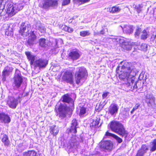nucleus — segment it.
Instances as JSON below:
<instances>
[{"label": "nucleus", "mask_w": 156, "mask_h": 156, "mask_svg": "<svg viewBox=\"0 0 156 156\" xmlns=\"http://www.w3.org/2000/svg\"><path fill=\"white\" fill-rule=\"evenodd\" d=\"M121 73L119 74V78L120 79H126L128 86L132 85L135 78L136 72L130 63L125 62L122 66Z\"/></svg>", "instance_id": "obj_1"}, {"label": "nucleus", "mask_w": 156, "mask_h": 156, "mask_svg": "<svg viewBox=\"0 0 156 156\" xmlns=\"http://www.w3.org/2000/svg\"><path fill=\"white\" fill-rule=\"evenodd\" d=\"M110 127L113 131L117 133L122 137L126 138L128 135V133L121 123L118 122L112 121L110 125Z\"/></svg>", "instance_id": "obj_2"}, {"label": "nucleus", "mask_w": 156, "mask_h": 156, "mask_svg": "<svg viewBox=\"0 0 156 156\" xmlns=\"http://www.w3.org/2000/svg\"><path fill=\"white\" fill-rule=\"evenodd\" d=\"M57 108L58 109L59 116L61 119L65 118L68 112L71 113L72 112L71 108L69 107L62 104L59 102L56 105L55 110Z\"/></svg>", "instance_id": "obj_3"}, {"label": "nucleus", "mask_w": 156, "mask_h": 156, "mask_svg": "<svg viewBox=\"0 0 156 156\" xmlns=\"http://www.w3.org/2000/svg\"><path fill=\"white\" fill-rule=\"evenodd\" d=\"M112 39L113 41H116L122 44V48L127 51L131 50L132 46L136 45L135 43L125 41L124 37H118Z\"/></svg>", "instance_id": "obj_4"}, {"label": "nucleus", "mask_w": 156, "mask_h": 156, "mask_svg": "<svg viewBox=\"0 0 156 156\" xmlns=\"http://www.w3.org/2000/svg\"><path fill=\"white\" fill-rule=\"evenodd\" d=\"M58 5L57 0H43L42 2L39 4L40 7L46 9H48L51 7L55 8Z\"/></svg>", "instance_id": "obj_5"}, {"label": "nucleus", "mask_w": 156, "mask_h": 156, "mask_svg": "<svg viewBox=\"0 0 156 156\" xmlns=\"http://www.w3.org/2000/svg\"><path fill=\"white\" fill-rule=\"evenodd\" d=\"M78 69V71L76 73L75 77L76 82L77 84H79L83 80L87 73L86 69L84 67H80Z\"/></svg>", "instance_id": "obj_6"}, {"label": "nucleus", "mask_w": 156, "mask_h": 156, "mask_svg": "<svg viewBox=\"0 0 156 156\" xmlns=\"http://www.w3.org/2000/svg\"><path fill=\"white\" fill-rule=\"evenodd\" d=\"M13 84L16 88L19 87L21 85L23 82V79L20 71L18 70H16V72L13 78Z\"/></svg>", "instance_id": "obj_7"}, {"label": "nucleus", "mask_w": 156, "mask_h": 156, "mask_svg": "<svg viewBox=\"0 0 156 156\" xmlns=\"http://www.w3.org/2000/svg\"><path fill=\"white\" fill-rule=\"evenodd\" d=\"M21 100V98L20 97H18L16 99L14 97H9L7 104L10 108H15L16 107L18 102H20Z\"/></svg>", "instance_id": "obj_8"}, {"label": "nucleus", "mask_w": 156, "mask_h": 156, "mask_svg": "<svg viewBox=\"0 0 156 156\" xmlns=\"http://www.w3.org/2000/svg\"><path fill=\"white\" fill-rule=\"evenodd\" d=\"M24 23H22L21 25L19 32L23 36H27L29 35V31L30 29V25L28 24L27 26H24Z\"/></svg>", "instance_id": "obj_9"}, {"label": "nucleus", "mask_w": 156, "mask_h": 156, "mask_svg": "<svg viewBox=\"0 0 156 156\" xmlns=\"http://www.w3.org/2000/svg\"><path fill=\"white\" fill-rule=\"evenodd\" d=\"M155 98L152 94H147L146 96V101L149 107H154L156 105Z\"/></svg>", "instance_id": "obj_10"}, {"label": "nucleus", "mask_w": 156, "mask_h": 156, "mask_svg": "<svg viewBox=\"0 0 156 156\" xmlns=\"http://www.w3.org/2000/svg\"><path fill=\"white\" fill-rule=\"evenodd\" d=\"M20 10V9L17 8L16 5L14 6L10 4L8 6L7 13L9 16L12 17Z\"/></svg>", "instance_id": "obj_11"}, {"label": "nucleus", "mask_w": 156, "mask_h": 156, "mask_svg": "<svg viewBox=\"0 0 156 156\" xmlns=\"http://www.w3.org/2000/svg\"><path fill=\"white\" fill-rule=\"evenodd\" d=\"M63 80L72 84L73 83V75L72 73L68 71L66 72L62 76Z\"/></svg>", "instance_id": "obj_12"}, {"label": "nucleus", "mask_w": 156, "mask_h": 156, "mask_svg": "<svg viewBox=\"0 0 156 156\" xmlns=\"http://www.w3.org/2000/svg\"><path fill=\"white\" fill-rule=\"evenodd\" d=\"M48 63V61L44 59H39L36 60L34 64L35 67H37L40 69L44 68Z\"/></svg>", "instance_id": "obj_13"}, {"label": "nucleus", "mask_w": 156, "mask_h": 156, "mask_svg": "<svg viewBox=\"0 0 156 156\" xmlns=\"http://www.w3.org/2000/svg\"><path fill=\"white\" fill-rule=\"evenodd\" d=\"M99 146L101 148L111 150L113 147V144L109 141H103L100 143Z\"/></svg>", "instance_id": "obj_14"}, {"label": "nucleus", "mask_w": 156, "mask_h": 156, "mask_svg": "<svg viewBox=\"0 0 156 156\" xmlns=\"http://www.w3.org/2000/svg\"><path fill=\"white\" fill-rule=\"evenodd\" d=\"M119 109L118 105L115 104H112L108 108V112L112 115H115L117 113Z\"/></svg>", "instance_id": "obj_15"}, {"label": "nucleus", "mask_w": 156, "mask_h": 156, "mask_svg": "<svg viewBox=\"0 0 156 156\" xmlns=\"http://www.w3.org/2000/svg\"><path fill=\"white\" fill-rule=\"evenodd\" d=\"M11 121L9 117L5 113L0 114V122L4 123H9Z\"/></svg>", "instance_id": "obj_16"}, {"label": "nucleus", "mask_w": 156, "mask_h": 156, "mask_svg": "<svg viewBox=\"0 0 156 156\" xmlns=\"http://www.w3.org/2000/svg\"><path fill=\"white\" fill-rule=\"evenodd\" d=\"M62 101L70 104V106L72 107L74 105V101L70 97L68 94L64 95L62 97Z\"/></svg>", "instance_id": "obj_17"}, {"label": "nucleus", "mask_w": 156, "mask_h": 156, "mask_svg": "<svg viewBox=\"0 0 156 156\" xmlns=\"http://www.w3.org/2000/svg\"><path fill=\"white\" fill-rule=\"evenodd\" d=\"M36 33V32L34 31H32L30 34V35L29 37L27 43L29 45H31L34 44V41L36 39V36L35 35Z\"/></svg>", "instance_id": "obj_18"}, {"label": "nucleus", "mask_w": 156, "mask_h": 156, "mask_svg": "<svg viewBox=\"0 0 156 156\" xmlns=\"http://www.w3.org/2000/svg\"><path fill=\"white\" fill-rule=\"evenodd\" d=\"M25 54L29 61H30V65H34V61L36 59V57L29 51L26 52Z\"/></svg>", "instance_id": "obj_19"}, {"label": "nucleus", "mask_w": 156, "mask_h": 156, "mask_svg": "<svg viewBox=\"0 0 156 156\" xmlns=\"http://www.w3.org/2000/svg\"><path fill=\"white\" fill-rule=\"evenodd\" d=\"M69 56L74 61L79 58L80 55L78 51H73L69 53Z\"/></svg>", "instance_id": "obj_20"}, {"label": "nucleus", "mask_w": 156, "mask_h": 156, "mask_svg": "<svg viewBox=\"0 0 156 156\" xmlns=\"http://www.w3.org/2000/svg\"><path fill=\"white\" fill-rule=\"evenodd\" d=\"M77 123L75 119H73L72 122L71 126L70 129V132L71 133L75 134L76 132V126Z\"/></svg>", "instance_id": "obj_21"}, {"label": "nucleus", "mask_w": 156, "mask_h": 156, "mask_svg": "<svg viewBox=\"0 0 156 156\" xmlns=\"http://www.w3.org/2000/svg\"><path fill=\"white\" fill-rule=\"evenodd\" d=\"M69 147L70 149L71 148H76L77 147V142L75 137L72 138L69 141Z\"/></svg>", "instance_id": "obj_22"}, {"label": "nucleus", "mask_w": 156, "mask_h": 156, "mask_svg": "<svg viewBox=\"0 0 156 156\" xmlns=\"http://www.w3.org/2000/svg\"><path fill=\"white\" fill-rule=\"evenodd\" d=\"M133 27L131 25H125L123 28V31L128 34L133 33Z\"/></svg>", "instance_id": "obj_23"}, {"label": "nucleus", "mask_w": 156, "mask_h": 156, "mask_svg": "<svg viewBox=\"0 0 156 156\" xmlns=\"http://www.w3.org/2000/svg\"><path fill=\"white\" fill-rule=\"evenodd\" d=\"M58 128L56 126L53 125L50 127V132L53 136H55L58 134Z\"/></svg>", "instance_id": "obj_24"}, {"label": "nucleus", "mask_w": 156, "mask_h": 156, "mask_svg": "<svg viewBox=\"0 0 156 156\" xmlns=\"http://www.w3.org/2000/svg\"><path fill=\"white\" fill-rule=\"evenodd\" d=\"M105 135L107 136H112L117 141L118 143H120L122 141V139L117 136L111 133L107 132L105 133Z\"/></svg>", "instance_id": "obj_25"}, {"label": "nucleus", "mask_w": 156, "mask_h": 156, "mask_svg": "<svg viewBox=\"0 0 156 156\" xmlns=\"http://www.w3.org/2000/svg\"><path fill=\"white\" fill-rule=\"evenodd\" d=\"M4 28L5 30V34L7 36L11 35L12 32V28H10L8 24H5L4 26Z\"/></svg>", "instance_id": "obj_26"}, {"label": "nucleus", "mask_w": 156, "mask_h": 156, "mask_svg": "<svg viewBox=\"0 0 156 156\" xmlns=\"http://www.w3.org/2000/svg\"><path fill=\"white\" fill-rule=\"evenodd\" d=\"M39 42V45L42 47L46 48L48 46V41L44 38H41Z\"/></svg>", "instance_id": "obj_27"}, {"label": "nucleus", "mask_w": 156, "mask_h": 156, "mask_svg": "<svg viewBox=\"0 0 156 156\" xmlns=\"http://www.w3.org/2000/svg\"><path fill=\"white\" fill-rule=\"evenodd\" d=\"M100 119L99 117H97L96 119H94L90 125L91 128L98 126L100 122Z\"/></svg>", "instance_id": "obj_28"}, {"label": "nucleus", "mask_w": 156, "mask_h": 156, "mask_svg": "<svg viewBox=\"0 0 156 156\" xmlns=\"http://www.w3.org/2000/svg\"><path fill=\"white\" fill-rule=\"evenodd\" d=\"M2 141L5 146H8L10 142L8 140V137L5 134L3 135Z\"/></svg>", "instance_id": "obj_29"}, {"label": "nucleus", "mask_w": 156, "mask_h": 156, "mask_svg": "<svg viewBox=\"0 0 156 156\" xmlns=\"http://www.w3.org/2000/svg\"><path fill=\"white\" fill-rule=\"evenodd\" d=\"M24 156H37L36 152L34 151H28L24 153Z\"/></svg>", "instance_id": "obj_30"}, {"label": "nucleus", "mask_w": 156, "mask_h": 156, "mask_svg": "<svg viewBox=\"0 0 156 156\" xmlns=\"http://www.w3.org/2000/svg\"><path fill=\"white\" fill-rule=\"evenodd\" d=\"M150 147L151 151L153 152L156 150V139H154L151 142Z\"/></svg>", "instance_id": "obj_31"}, {"label": "nucleus", "mask_w": 156, "mask_h": 156, "mask_svg": "<svg viewBox=\"0 0 156 156\" xmlns=\"http://www.w3.org/2000/svg\"><path fill=\"white\" fill-rule=\"evenodd\" d=\"M120 10V9L119 7L114 6L112 8H110L109 9V11L112 13L118 12Z\"/></svg>", "instance_id": "obj_32"}, {"label": "nucleus", "mask_w": 156, "mask_h": 156, "mask_svg": "<svg viewBox=\"0 0 156 156\" xmlns=\"http://www.w3.org/2000/svg\"><path fill=\"white\" fill-rule=\"evenodd\" d=\"M142 6L140 5H133V7L135 9L138 13H140L142 10Z\"/></svg>", "instance_id": "obj_33"}, {"label": "nucleus", "mask_w": 156, "mask_h": 156, "mask_svg": "<svg viewBox=\"0 0 156 156\" xmlns=\"http://www.w3.org/2000/svg\"><path fill=\"white\" fill-rule=\"evenodd\" d=\"M9 74L10 73L5 69L2 73V80L5 81L6 80V77L8 76Z\"/></svg>", "instance_id": "obj_34"}, {"label": "nucleus", "mask_w": 156, "mask_h": 156, "mask_svg": "<svg viewBox=\"0 0 156 156\" xmlns=\"http://www.w3.org/2000/svg\"><path fill=\"white\" fill-rule=\"evenodd\" d=\"M91 34L89 31H82L80 32V35L83 37L90 35Z\"/></svg>", "instance_id": "obj_35"}, {"label": "nucleus", "mask_w": 156, "mask_h": 156, "mask_svg": "<svg viewBox=\"0 0 156 156\" xmlns=\"http://www.w3.org/2000/svg\"><path fill=\"white\" fill-rule=\"evenodd\" d=\"M141 39H146L148 36V34L147 32L145 30H144L141 33Z\"/></svg>", "instance_id": "obj_36"}, {"label": "nucleus", "mask_w": 156, "mask_h": 156, "mask_svg": "<svg viewBox=\"0 0 156 156\" xmlns=\"http://www.w3.org/2000/svg\"><path fill=\"white\" fill-rule=\"evenodd\" d=\"M147 47L148 46L147 44H143L141 45L140 46L139 49L141 50L145 51L147 50Z\"/></svg>", "instance_id": "obj_37"}, {"label": "nucleus", "mask_w": 156, "mask_h": 156, "mask_svg": "<svg viewBox=\"0 0 156 156\" xmlns=\"http://www.w3.org/2000/svg\"><path fill=\"white\" fill-rule=\"evenodd\" d=\"M38 30L42 33H44L45 32L46 29L41 24H40L38 27Z\"/></svg>", "instance_id": "obj_38"}, {"label": "nucleus", "mask_w": 156, "mask_h": 156, "mask_svg": "<svg viewBox=\"0 0 156 156\" xmlns=\"http://www.w3.org/2000/svg\"><path fill=\"white\" fill-rule=\"evenodd\" d=\"M145 153H146L147 151L148 150V148L146 145L143 144L142 145L141 149H140Z\"/></svg>", "instance_id": "obj_39"}, {"label": "nucleus", "mask_w": 156, "mask_h": 156, "mask_svg": "<svg viewBox=\"0 0 156 156\" xmlns=\"http://www.w3.org/2000/svg\"><path fill=\"white\" fill-rule=\"evenodd\" d=\"M86 112V109L84 107H82L81 108L80 112L79 113V115L80 116H82Z\"/></svg>", "instance_id": "obj_40"}, {"label": "nucleus", "mask_w": 156, "mask_h": 156, "mask_svg": "<svg viewBox=\"0 0 156 156\" xmlns=\"http://www.w3.org/2000/svg\"><path fill=\"white\" fill-rule=\"evenodd\" d=\"M5 69L7 70L9 73H11L13 70V68L11 66H7Z\"/></svg>", "instance_id": "obj_41"}, {"label": "nucleus", "mask_w": 156, "mask_h": 156, "mask_svg": "<svg viewBox=\"0 0 156 156\" xmlns=\"http://www.w3.org/2000/svg\"><path fill=\"white\" fill-rule=\"evenodd\" d=\"M70 2V0H63L62 3L63 6H65L69 4Z\"/></svg>", "instance_id": "obj_42"}, {"label": "nucleus", "mask_w": 156, "mask_h": 156, "mask_svg": "<svg viewBox=\"0 0 156 156\" xmlns=\"http://www.w3.org/2000/svg\"><path fill=\"white\" fill-rule=\"evenodd\" d=\"M139 106L140 105L138 104H136L135 106L133 107L132 110L131 111V114H132L134 112L135 110L137 109Z\"/></svg>", "instance_id": "obj_43"}, {"label": "nucleus", "mask_w": 156, "mask_h": 156, "mask_svg": "<svg viewBox=\"0 0 156 156\" xmlns=\"http://www.w3.org/2000/svg\"><path fill=\"white\" fill-rule=\"evenodd\" d=\"M145 153L143 151H141L140 150H139L138 151L137 154L136 155V156H143Z\"/></svg>", "instance_id": "obj_44"}, {"label": "nucleus", "mask_w": 156, "mask_h": 156, "mask_svg": "<svg viewBox=\"0 0 156 156\" xmlns=\"http://www.w3.org/2000/svg\"><path fill=\"white\" fill-rule=\"evenodd\" d=\"M141 31V29L140 28H138L136 30V31L135 33V36L136 37L137 36V37H138L139 35L140 34V31Z\"/></svg>", "instance_id": "obj_45"}, {"label": "nucleus", "mask_w": 156, "mask_h": 156, "mask_svg": "<svg viewBox=\"0 0 156 156\" xmlns=\"http://www.w3.org/2000/svg\"><path fill=\"white\" fill-rule=\"evenodd\" d=\"M129 109L125 108L123 112V114L126 116L128 115H129Z\"/></svg>", "instance_id": "obj_46"}, {"label": "nucleus", "mask_w": 156, "mask_h": 156, "mask_svg": "<svg viewBox=\"0 0 156 156\" xmlns=\"http://www.w3.org/2000/svg\"><path fill=\"white\" fill-rule=\"evenodd\" d=\"M61 28L62 30L67 32L68 30V28H69L68 27L65 25H62V26Z\"/></svg>", "instance_id": "obj_47"}, {"label": "nucleus", "mask_w": 156, "mask_h": 156, "mask_svg": "<svg viewBox=\"0 0 156 156\" xmlns=\"http://www.w3.org/2000/svg\"><path fill=\"white\" fill-rule=\"evenodd\" d=\"M109 94V93L108 92H106L104 93L102 96L103 99H105L106 98Z\"/></svg>", "instance_id": "obj_48"}, {"label": "nucleus", "mask_w": 156, "mask_h": 156, "mask_svg": "<svg viewBox=\"0 0 156 156\" xmlns=\"http://www.w3.org/2000/svg\"><path fill=\"white\" fill-rule=\"evenodd\" d=\"M75 1H79L81 2L84 3L86 2H88L90 0H75Z\"/></svg>", "instance_id": "obj_49"}, {"label": "nucleus", "mask_w": 156, "mask_h": 156, "mask_svg": "<svg viewBox=\"0 0 156 156\" xmlns=\"http://www.w3.org/2000/svg\"><path fill=\"white\" fill-rule=\"evenodd\" d=\"M69 28H68V30L67 31L68 32L70 33H72L73 31V29L68 27Z\"/></svg>", "instance_id": "obj_50"}, {"label": "nucleus", "mask_w": 156, "mask_h": 156, "mask_svg": "<svg viewBox=\"0 0 156 156\" xmlns=\"http://www.w3.org/2000/svg\"><path fill=\"white\" fill-rule=\"evenodd\" d=\"M94 36L100 35L99 32L94 31Z\"/></svg>", "instance_id": "obj_51"}, {"label": "nucleus", "mask_w": 156, "mask_h": 156, "mask_svg": "<svg viewBox=\"0 0 156 156\" xmlns=\"http://www.w3.org/2000/svg\"><path fill=\"white\" fill-rule=\"evenodd\" d=\"M151 38L155 40V41L156 42V35H154V34L152 35V36L151 37Z\"/></svg>", "instance_id": "obj_52"}, {"label": "nucleus", "mask_w": 156, "mask_h": 156, "mask_svg": "<svg viewBox=\"0 0 156 156\" xmlns=\"http://www.w3.org/2000/svg\"><path fill=\"white\" fill-rule=\"evenodd\" d=\"M100 34V35L101 34H104V30H102L100 31L99 32Z\"/></svg>", "instance_id": "obj_53"}, {"label": "nucleus", "mask_w": 156, "mask_h": 156, "mask_svg": "<svg viewBox=\"0 0 156 156\" xmlns=\"http://www.w3.org/2000/svg\"><path fill=\"white\" fill-rule=\"evenodd\" d=\"M134 84V85L133 87V88H137V86H136V84Z\"/></svg>", "instance_id": "obj_54"}, {"label": "nucleus", "mask_w": 156, "mask_h": 156, "mask_svg": "<svg viewBox=\"0 0 156 156\" xmlns=\"http://www.w3.org/2000/svg\"><path fill=\"white\" fill-rule=\"evenodd\" d=\"M3 0H1V1H2Z\"/></svg>", "instance_id": "obj_55"}]
</instances>
